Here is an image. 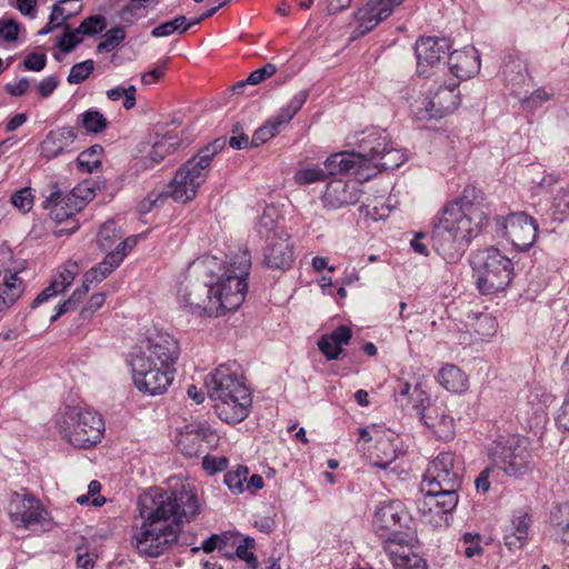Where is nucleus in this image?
<instances>
[{
    "mask_svg": "<svg viewBox=\"0 0 569 569\" xmlns=\"http://www.w3.org/2000/svg\"><path fill=\"white\" fill-rule=\"evenodd\" d=\"M226 143V138H218L202 148L197 156L187 160L176 171L166 190L151 192L148 196L151 207L162 204L169 197L182 204L196 199L199 188L209 176L213 157L223 149Z\"/></svg>",
    "mask_w": 569,
    "mask_h": 569,
    "instance_id": "39448f33",
    "label": "nucleus"
},
{
    "mask_svg": "<svg viewBox=\"0 0 569 569\" xmlns=\"http://www.w3.org/2000/svg\"><path fill=\"white\" fill-rule=\"evenodd\" d=\"M80 123L87 132L100 133L108 127L107 118L98 110L89 109L78 117Z\"/></svg>",
    "mask_w": 569,
    "mask_h": 569,
    "instance_id": "58836bf2",
    "label": "nucleus"
},
{
    "mask_svg": "<svg viewBox=\"0 0 569 569\" xmlns=\"http://www.w3.org/2000/svg\"><path fill=\"white\" fill-rule=\"evenodd\" d=\"M393 567L395 569H428L426 560L415 552L406 556V558L401 557L400 559H397Z\"/></svg>",
    "mask_w": 569,
    "mask_h": 569,
    "instance_id": "052dcab7",
    "label": "nucleus"
},
{
    "mask_svg": "<svg viewBox=\"0 0 569 569\" xmlns=\"http://www.w3.org/2000/svg\"><path fill=\"white\" fill-rule=\"evenodd\" d=\"M249 469L244 466H237L236 469L224 475V483L233 492H242L248 480Z\"/></svg>",
    "mask_w": 569,
    "mask_h": 569,
    "instance_id": "a18cd8bd",
    "label": "nucleus"
},
{
    "mask_svg": "<svg viewBox=\"0 0 569 569\" xmlns=\"http://www.w3.org/2000/svg\"><path fill=\"white\" fill-rule=\"evenodd\" d=\"M76 4L73 0H61L59 3L54 4L52 8V12L50 14L51 22H59L61 26L66 20L70 19L77 11V9H68L64 4Z\"/></svg>",
    "mask_w": 569,
    "mask_h": 569,
    "instance_id": "13d9d810",
    "label": "nucleus"
},
{
    "mask_svg": "<svg viewBox=\"0 0 569 569\" xmlns=\"http://www.w3.org/2000/svg\"><path fill=\"white\" fill-rule=\"evenodd\" d=\"M457 80H446L442 86L435 91H430L423 103V110L420 111L421 118H442L453 112L459 103V93Z\"/></svg>",
    "mask_w": 569,
    "mask_h": 569,
    "instance_id": "a211bd4d",
    "label": "nucleus"
},
{
    "mask_svg": "<svg viewBox=\"0 0 569 569\" xmlns=\"http://www.w3.org/2000/svg\"><path fill=\"white\" fill-rule=\"evenodd\" d=\"M82 41L78 29L66 27L63 34L60 37L58 47L66 53L71 52L77 44Z\"/></svg>",
    "mask_w": 569,
    "mask_h": 569,
    "instance_id": "4d7b16f0",
    "label": "nucleus"
},
{
    "mask_svg": "<svg viewBox=\"0 0 569 569\" xmlns=\"http://www.w3.org/2000/svg\"><path fill=\"white\" fill-rule=\"evenodd\" d=\"M406 519L405 506L398 500L382 502L376 510L372 527L376 535L385 540L402 533Z\"/></svg>",
    "mask_w": 569,
    "mask_h": 569,
    "instance_id": "6ab92c4d",
    "label": "nucleus"
},
{
    "mask_svg": "<svg viewBox=\"0 0 569 569\" xmlns=\"http://www.w3.org/2000/svg\"><path fill=\"white\" fill-rule=\"evenodd\" d=\"M177 142L174 138L171 136H163L161 138H157L152 144L151 149L148 152V159L151 163H159L164 159L167 154L172 152L176 149Z\"/></svg>",
    "mask_w": 569,
    "mask_h": 569,
    "instance_id": "ea45409f",
    "label": "nucleus"
},
{
    "mask_svg": "<svg viewBox=\"0 0 569 569\" xmlns=\"http://www.w3.org/2000/svg\"><path fill=\"white\" fill-rule=\"evenodd\" d=\"M106 19L102 16H90L84 19L77 28L80 34L94 36L100 33L106 28Z\"/></svg>",
    "mask_w": 569,
    "mask_h": 569,
    "instance_id": "603ef678",
    "label": "nucleus"
},
{
    "mask_svg": "<svg viewBox=\"0 0 569 569\" xmlns=\"http://www.w3.org/2000/svg\"><path fill=\"white\" fill-rule=\"evenodd\" d=\"M251 268L250 256L241 252L231 258L228 267L218 272L213 282L216 299L221 302L220 316L237 310L244 301L248 290L246 281Z\"/></svg>",
    "mask_w": 569,
    "mask_h": 569,
    "instance_id": "0eeeda50",
    "label": "nucleus"
},
{
    "mask_svg": "<svg viewBox=\"0 0 569 569\" xmlns=\"http://www.w3.org/2000/svg\"><path fill=\"white\" fill-rule=\"evenodd\" d=\"M142 525L132 546L147 557H159L178 540L180 526L199 513V501L191 483L176 480L169 489L150 488L138 501Z\"/></svg>",
    "mask_w": 569,
    "mask_h": 569,
    "instance_id": "f257e3e1",
    "label": "nucleus"
},
{
    "mask_svg": "<svg viewBox=\"0 0 569 569\" xmlns=\"http://www.w3.org/2000/svg\"><path fill=\"white\" fill-rule=\"evenodd\" d=\"M526 66L518 54H508L503 59L502 74L507 81L520 84L526 80Z\"/></svg>",
    "mask_w": 569,
    "mask_h": 569,
    "instance_id": "c9c22d12",
    "label": "nucleus"
},
{
    "mask_svg": "<svg viewBox=\"0 0 569 569\" xmlns=\"http://www.w3.org/2000/svg\"><path fill=\"white\" fill-rule=\"evenodd\" d=\"M476 284L482 295L507 289L513 276V263L496 248L477 252L472 258Z\"/></svg>",
    "mask_w": 569,
    "mask_h": 569,
    "instance_id": "9d476101",
    "label": "nucleus"
},
{
    "mask_svg": "<svg viewBox=\"0 0 569 569\" xmlns=\"http://www.w3.org/2000/svg\"><path fill=\"white\" fill-rule=\"evenodd\" d=\"M431 241L433 249L447 261L456 260L467 247L449 223H445L442 214L433 227Z\"/></svg>",
    "mask_w": 569,
    "mask_h": 569,
    "instance_id": "aec40b11",
    "label": "nucleus"
},
{
    "mask_svg": "<svg viewBox=\"0 0 569 569\" xmlns=\"http://www.w3.org/2000/svg\"><path fill=\"white\" fill-rule=\"evenodd\" d=\"M448 68L453 76L450 80H465L473 77L480 70V57L475 48L456 50L448 57Z\"/></svg>",
    "mask_w": 569,
    "mask_h": 569,
    "instance_id": "b1692460",
    "label": "nucleus"
},
{
    "mask_svg": "<svg viewBox=\"0 0 569 569\" xmlns=\"http://www.w3.org/2000/svg\"><path fill=\"white\" fill-rule=\"evenodd\" d=\"M63 292L62 288L58 283V279H53L50 284L43 289L31 302V309L37 308L49 299L56 297L57 295Z\"/></svg>",
    "mask_w": 569,
    "mask_h": 569,
    "instance_id": "680f3d73",
    "label": "nucleus"
},
{
    "mask_svg": "<svg viewBox=\"0 0 569 569\" xmlns=\"http://www.w3.org/2000/svg\"><path fill=\"white\" fill-rule=\"evenodd\" d=\"M101 152L102 147L99 144L82 151L77 158L80 171L92 172L94 169L99 168L101 166Z\"/></svg>",
    "mask_w": 569,
    "mask_h": 569,
    "instance_id": "a19ab883",
    "label": "nucleus"
},
{
    "mask_svg": "<svg viewBox=\"0 0 569 569\" xmlns=\"http://www.w3.org/2000/svg\"><path fill=\"white\" fill-rule=\"evenodd\" d=\"M423 423L441 440L451 439L455 435V420L443 403H428L420 412Z\"/></svg>",
    "mask_w": 569,
    "mask_h": 569,
    "instance_id": "4be33fe9",
    "label": "nucleus"
},
{
    "mask_svg": "<svg viewBox=\"0 0 569 569\" xmlns=\"http://www.w3.org/2000/svg\"><path fill=\"white\" fill-rule=\"evenodd\" d=\"M134 386L139 391L154 396L163 393L172 381V371L147 358H131Z\"/></svg>",
    "mask_w": 569,
    "mask_h": 569,
    "instance_id": "2eb2a0df",
    "label": "nucleus"
},
{
    "mask_svg": "<svg viewBox=\"0 0 569 569\" xmlns=\"http://www.w3.org/2000/svg\"><path fill=\"white\" fill-rule=\"evenodd\" d=\"M276 208H267L258 221V232L266 238L263 263L274 270L289 269L295 260V249L287 230L277 221Z\"/></svg>",
    "mask_w": 569,
    "mask_h": 569,
    "instance_id": "1a4fd4ad",
    "label": "nucleus"
},
{
    "mask_svg": "<svg viewBox=\"0 0 569 569\" xmlns=\"http://www.w3.org/2000/svg\"><path fill=\"white\" fill-rule=\"evenodd\" d=\"M405 161V152L393 147V143L389 140L387 147L382 149L377 158V161L371 164V168L377 171L393 170L399 168Z\"/></svg>",
    "mask_w": 569,
    "mask_h": 569,
    "instance_id": "72a5a7b5",
    "label": "nucleus"
},
{
    "mask_svg": "<svg viewBox=\"0 0 569 569\" xmlns=\"http://www.w3.org/2000/svg\"><path fill=\"white\" fill-rule=\"evenodd\" d=\"M405 0H371L357 13L360 34H366L373 30L380 22L389 18L393 9L400 6Z\"/></svg>",
    "mask_w": 569,
    "mask_h": 569,
    "instance_id": "412c9836",
    "label": "nucleus"
},
{
    "mask_svg": "<svg viewBox=\"0 0 569 569\" xmlns=\"http://www.w3.org/2000/svg\"><path fill=\"white\" fill-rule=\"evenodd\" d=\"M277 72V67L272 63H266L263 67L252 71L246 81H240L236 86H233L234 92H240V90L247 84H258L263 80L272 77Z\"/></svg>",
    "mask_w": 569,
    "mask_h": 569,
    "instance_id": "c03bdc74",
    "label": "nucleus"
},
{
    "mask_svg": "<svg viewBox=\"0 0 569 569\" xmlns=\"http://www.w3.org/2000/svg\"><path fill=\"white\" fill-rule=\"evenodd\" d=\"M282 126L283 124H278V118L274 117L272 120L268 121V123L256 130L251 143L254 147L264 143L266 141L273 138L280 131Z\"/></svg>",
    "mask_w": 569,
    "mask_h": 569,
    "instance_id": "09e8293b",
    "label": "nucleus"
},
{
    "mask_svg": "<svg viewBox=\"0 0 569 569\" xmlns=\"http://www.w3.org/2000/svg\"><path fill=\"white\" fill-rule=\"evenodd\" d=\"M187 19L184 16H178L171 21L163 22L156 27L151 34L152 37L160 38V37H168L174 33L176 31L181 32L182 28L187 26L186 23Z\"/></svg>",
    "mask_w": 569,
    "mask_h": 569,
    "instance_id": "8fccbe9b",
    "label": "nucleus"
},
{
    "mask_svg": "<svg viewBox=\"0 0 569 569\" xmlns=\"http://www.w3.org/2000/svg\"><path fill=\"white\" fill-rule=\"evenodd\" d=\"M480 540L481 537L479 533H463L460 541L462 543L463 553L466 557L472 558L482 553L483 549L480 545Z\"/></svg>",
    "mask_w": 569,
    "mask_h": 569,
    "instance_id": "864d4df0",
    "label": "nucleus"
},
{
    "mask_svg": "<svg viewBox=\"0 0 569 569\" xmlns=\"http://www.w3.org/2000/svg\"><path fill=\"white\" fill-rule=\"evenodd\" d=\"M180 356V346L178 340L163 331H151L144 340L132 351L131 358H147L156 361L158 366L171 368Z\"/></svg>",
    "mask_w": 569,
    "mask_h": 569,
    "instance_id": "4468645a",
    "label": "nucleus"
},
{
    "mask_svg": "<svg viewBox=\"0 0 569 569\" xmlns=\"http://www.w3.org/2000/svg\"><path fill=\"white\" fill-rule=\"evenodd\" d=\"M438 380L451 392H462L468 387L467 376L455 365L443 366L438 373Z\"/></svg>",
    "mask_w": 569,
    "mask_h": 569,
    "instance_id": "2f4dec72",
    "label": "nucleus"
},
{
    "mask_svg": "<svg viewBox=\"0 0 569 569\" xmlns=\"http://www.w3.org/2000/svg\"><path fill=\"white\" fill-rule=\"evenodd\" d=\"M217 416L227 423L243 421L252 403L251 392L233 365L223 363L210 372L204 382Z\"/></svg>",
    "mask_w": 569,
    "mask_h": 569,
    "instance_id": "7ed1b4c3",
    "label": "nucleus"
},
{
    "mask_svg": "<svg viewBox=\"0 0 569 569\" xmlns=\"http://www.w3.org/2000/svg\"><path fill=\"white\" fill-rule=\"evenodd\" d=\"M382 547L389 555L392 565H396L397 559L406 558L412 553V548L408 543L407 535L403 532L397 537H391L382 540Z\"/></svg>",
    "mask_w": 569,
    "mask_h": 569,
    "instance_id": "4c0bfd02",
    "label": "nucleus"
},
{
    "mask_svg": "<svg viewBox=\"0 0 569 569\" xmlns=\"http://www.w3.org/2000/svg\"><path fill=\"white\" fill-rule=\"evenodd\" d=\"M449 49V42L445 38H419L415 49L418 74L426 78L433 76Z\"/></svg>",
    "mask_w": 569,
    "mask_h": 569,
    "instance_id": "f3484780",
    "label": "nucleus"
},
{
    "mask_svg": "<svg viewBox=\"0 0 569 569\" xmlns=\"http://www.w3.org/2000/svg\"><path fill=\"white\" fill-rule=\"evenodd\" d=\"M122 236L114 221H107L98 232L97 242L102 250L111 251L122 241Z\"/></svg>",
    "mask_w": 569,
    "mask_h": 569,
    "instance_id": "e433bc0d",
    "label": "nucleus"
},
{
    "mask_svg": "<svg viewBox=\"0 0 569 569\" xmlns=\"http://www.w3.org/2000/svg\"><path fill=\"white\" fill-rule=\"evenodd\" d=\"M325 207L338 209L359 201V191L341 180L331 181L322 196Z\"/></svg>",
    "mask_w": 569,
    "mask_h": 569,
    "instance_id": "bb28decb",
    "label": "nucleus"
},
{
    "mask_svg": "<svg viewBox=\"0 0 569 569\" xmlns=\"http://www.w3.org/2000/svg\"><path fill=\"white\" fill-rule=\"evenodd\" d=\"M396 437L382 432L376 435V456L372 458V466L386 470L398 457Z\"/></svg>",
    "mask_w": 569,
    "mask_h": 569,
    "instance_id": "c756f323",
    "label": "nucleus"
},
{
    "mask_svg": "<svg viewBox=\"0 0 569 569\" xmlns=\"http://www.w3.org/2000/svg\"><path fill=\"white\" fill-rule=\"evenodd\" d=\"M79 273V266L76 261H67L63 266L61 271L59 272L58 277L54 279H58L59 286L64 291L74 280V278Z\"/></svg>",
    "mask_w": 569,
    "mask_h": 569,
    "instance_id": "6e6d98bb",
    "label": "nucleus"
},
{
    "mask_svg": "<svg viewBox=\"0 0 569 569\" xmlns=\"http://www.w3.org/2000/svg\"><path fill=\"white\" fill-rule=\"evenodd\" d=\"M223 262L214 256L203 254L188 268V278L181 283L178 301L187 312L219 317L221 302L216 299L213 282Z\"/></svg>",
    "mask_w": 569,
    "mask_h": 569,
    "instance_id": "20e7f679",
    "label": "nucleus"
},
{
    "mask_svg": "<svg viewBox=\"0 0 569 569\" xmlns=\"http://www.w3.org/2000/svg\"><path fill=\"white\" fill-rule=\"evenodd\" d=\"M11 203L23 212H28L33 206V196L30 188H23L14 192L11 197Z\"/></svg>",
    "mask_w": 569,
    "mask_h": 569,
    "instance_id": "bf43d9fd",
    "label": "nucleus"
},
{
    "mask_svg": "<svg viewBox=\"0 0 569 569\" xmlns=\"http://www.w3.org/2000/svg\"><path fill=\"white\" fill-rule=\"evenodd\" d=\"M549 519L557 538L569 545V502L557 505L551 510Z\"/></svg>",
    "mask_w": 569,
    "mask_h": 569,
    "instance_id": "473e14b6",
    "label": "nucleus"
},
{
    "mask_svg": "<svg viewBox=\"0 0 569 569\" xmlns=\"http://www.w3.org/2000/svg\"><path fill=\"white\" fill-rule=\"evenodd\" d=\"M352 337V331L349 327L340 326L335 329L330 335L323 336L318 341L319 350L325 355L328 360L338 359L342 352V347L347 346Z\"/></svg>",
    "mask_w": 569,
    "mask_h": 569,
    "instance_id": "c85d7f7f",
    "label": "nucleus"
},
{
    "mask_svg": "<svg viewBox=\"0 0 569 569\" xmlns=\"http://www.w3.org/2000/svg\"><path fill=\"white\" fill-rule=\"evenodd\" d=\"M66 146L62 143L54 130L50 131L44 140L40 144V152L47 159H52L60 156L64 150Z\"/></svg>",
    "mask_w": 569,
    "mask_h": 569,
    "instance_id": "37998d69",
    "label": "nucleus"
},
{
    "mask_svg": "<svg viewBox=\"0 0 569 569\" xmlns=\"http://www.w3.org/2000/svg\"><path fill=\"white\" fill-rule=\"evenodd\" d=\"M499 473V468L493 462L486 467L475 480L476 489L478 492L487 493L491 486V479H495Z\"/></svg>",
    "mask_w": 569,
    "mask_h": 569,
    "instance_id": "5fc2aeb1",
    "label": "nucleus"
},
{
    "mask_svg": "<svg viewBox=\"0 0 569 569\" xmlns=\"http://www.w3.org/2000/svg\"><path fill=\"white\" fill-rule=\"evenodd\" d=\"M328 171L326 172L321 168H302L295 174V180L299 184H309L318 181H325L327 179Z\"/></svg>",
    "mask_w": 569,
    "mask_h": 569,
    "instance_id": "3c124183",
    "label": "nucleus"
},
{
    "mask_svg": "<svg viewBox=\"0 0 569 569\" xmlns=\"http://www.w3.org/2000/svg\"><path fill=\"white\" fill-rule=\"evenodd\" d=\"M308 98V91L301 90L292 97L286 107L276 116L278 118V124L288 123L302 108Z\"/></svg>",
    "mask_w": 569,
    "mask_h": 569,
    "instance_id": "79ce46f5",
    "label": "nucleus"
},
{
    "mask_svg": "<svg viewBox=\"0 0 569 569\" xmlns=\"http://www.w3.org/2000/svg\"><path fill=\"white\" fill-rule=\"evenodd\" d=\"M19 33V24L13 19L0 21V37L8 42L16 41Z\"/></svg>",
    "mask_w": 569,
    "mask_h": 569,
    "instance_id": "0e129e2a",
    "label": "nucleus"
},
{
    "mask_svg": "<svg viewBox=\"0 0 569 569\" xmlns=\"http://www.w3.org/2000/svg\"><path fill=\"white\" fill-rule=\"evenodd\" d=\"M203 469L210 473L223 471L228 466V460L224 457H210L204 456L202 461Z\"/></svg>",
    "mask_w": 569,
    "mask_h": 569,
    "instance_id": "774afa93",
    "label": "nucleus"
},
{
    "mask_svg": "<svg viewBox=\"0 0 569 569\" xmlns=\"http://www.w3.org/2000/svg\"><path fill=\"white\" fill-rule=\"evenodd\" d=\"M467 327L477 339L485 341L496 335L498 322L490 313L479 312L468 317Z\"/></svg>",
    "mask_w": 569,
    "mask_h": 569,
    "instance_id": "7c9ffc66",
    "label": "nucleus"
},
{
    "mask_svg": "<svg viewBox=\"0 0 569 569\" xmlns=\"http://www.w3.org/2000/svg\"><path fill=\"white\" fill-rule=\"evenodd\" d=\"M218 436L207 422H192L179 432L177 446L189 458L199 457L217 445Z\"/></svg>",
    "mask_w": 569,
    "mask_h": 569,
    "instance_id": "dca6fc26",
    "label": "nucleus"
},
{
    "mask_svg": "<svg viewBox=\"0 0 569 569\" xmlns=\"http://www.w3.org/2000/svg\"><path fill=\"white\" fill-rule=\"evenodd\" d=\"M490 458L508 476L523 475L532 468L530 442L516 435L496 441L490 449Z\"/></svg>",
    "mask_w": 569,
    "mask_h": 569,
    "instance_id": "9b49d317",
    "label": "nucleus"
},
{
    "mask_svg": "<svg viewBox=\"0 0 569 569\" xmlns=\"http://www.w3.org/2000/svg\"><path fill=\"white\" fill-rule=\"evenodd\" d=\"M137 236H130L119 242L116 249L109 251L98 266L86 272V281L100 282L104 280L122 262L127 253L137 244Z\"/></svg>",
    "mask_w": 569,
    "mask_h": 569,
    "instance_id": "5701e85b",
    "label": "nucleus"
},
{
    "mask_svg": "<svg viewBox=\"0 0 569 569\" xmlns=\"http://www.w3.org/2000/svg\"><path fill=\"white\" fill-rule=\"evenodd\" d=\"M93 70L94 62L91 59L76 63L72 66L67 80L71 84H79L88 79Z\"/></svg>",
    "mask_w": 569,
    "mask_h": 569,
    "instance_id": "de8ad7c7",
    "label": "nucleus"
},
{
    "mask_svg": "<svg viewBox=\"0 0 569 569\" xmlns=\"http://www.w3.org/2000/svg\"><path fill=\"white\" fill-rule=\"evenodd\" d=\"M389 136L385 130L370 129L361 132L357 141L358 150L366 169H371V164L377 161L382 149L387 147Z\"/></svg>",
    "mask_w": 569,
    "mask_h": 569,
    "instance_id": "393cba45",
    "label": "nucleus"
},
{
    "mask_svg": "<svg viewBox=\"0 0 569 569\" xmlns=\"http://www.w3.org/2000/svg\"><path fill=\"white\" fill-rule=\"evenodd\" d=\"M59 432L77 448L97 445L104 431L102 417L82 407H66L57 419Z\"/></svg>",
    "mask_w": 569,
    "mask_h": 569,
    "instance_id": "6e6552de",
    "label": "nucleus"
},
{
    "mask_svg": "<svg viewBox=\"0 0 569 569\" xmlns=\"http://www.w3.org/2000/svg\"><path fill=\"white\" fill-rule=\"evenodd\" d=\"M460 482L452 452H441L430 462L421 482L423 499L419 501L423 515H433L429 521L448 525L449 515L458 503Z\"/></svg>",
    "mask_w": 569,
    "mask_h": 569,
    "instance_id": "f03ea898",
    "label": "nucleus"
},
{
    "mask_svg": "<svg viewBox=\"0 0 569 569\" xmlns=\"http://www.w3.org/2000/svg\"><path fill=\"white\" fill-rule=\"evenodd\" d=\"M47 64V56L44 53L31 52L26 56L22 67L28 71H41Z\"/></svg>",
    "mask_w": 569,
    "mask_h": 569,
    "instance_id": "e2e57ef3",
    "label": "nucleus"
},
{
    "mask_svg": "<svg viewBox=\"0 0 569 569\" xmlns=\"http://www.w3.org/2000/svg\"><path fill=\"white\" fill-rule=\"evenodd\" d=\"M495 228L498 237L509 240L519 251L529 250L537 238L536 220L525 212L496 217Z\"/></svg>",
    "mask_w": 569,
    "mask_h": 569,
    "instance_id": "ddd939ff",
    "label": "nucleus"
},
{
    "mask_svg": "<svg viewBox=\"0 0 569 569\" xmlns=\"http://www.w3.org/2000/svg\"><path fill=\"white\" fill-rule=\"evenodd\" d=\"M23 284L17 272L6 278L0 284V312L13 305L22 295Z\"/></svg>",
    "mask_w": 569,
    "mask_h": 569,
    "instance_id": "f704fd0d",
    "label": "nucleus"
},
{
    "mask_svg": "<svg viewBox=\"0 0 569 569\" xmlns=\"http://www.w3.org/2000/svg\"><path fill=\"white\" fill-rule=\"evenodd\" d=\"M441 214L445 223H449L459 239L468 246L487 226L489 212L483 192L473 186H467L457 200L445 207Z\"/></svg>",
    "mask_w": 569,
    "mask_h": 569,
    "instance_id": "423d86ee",
    "label": "nucleus"
},
{
    "mask_svg": "<svg viewBox=\"0 0 569 569\" xmlns=\"http://www.w3.org/2000/svg\"><path fill=\"white\" fill-rule=\"evenodd\" d=\"M325 166L328 174L360 173L367 170L363 161L357 151H343L331 154L327 158Z\"/></svg>",
    "mask_w": 569,
    "mask_h": 569,
    "instance_id": "cd10ccee",
    "label": "nucleus"
},
{
    "mask_svg": "<svg viewBox=\"0 0 569 569\" xmlns=\"http://www.w3.org/2000/svg\"><path fill=\"white\" fill-rule=\"evenodd\" d=\"M530 523V517L527 513H522L520 516H516L512 519L511 526L508 529L517 535H520V539H527Z\"/></svg>",
    "mask_w": 569,
    "mask_h": 569,
    "instance_id": "69168bd1",
    "label": "nucleus"
},
{
    "mask_svg": "<svg viewBox=\"0 0 569 569\" xmlns=\"http://www.w3.org/2000/svg\"><path fill=\"white\" fill-rule=\"evenodd\" d=\"M8 515L17 528L49 530L52 522L40 500L26 490L10 495Z\"/></svg>",
    "mask_w": 569,
    "mask_h": 569,
    "instance_id": "f8f14e48",
    "label": "nucleus"
},
{
    "mask_svg": "<svg viewBox=\"0 0 569 569\" xmlns=\"http://www.w3.org/2000/svg\"><path fill=\"white\" fill-rule=\"evenodd\" d=\"M555 420L559 429H562L563 431H569V389L561 407L557 411Z\"/></svg>",
    "mask_w": 569,
    "mask_h": 569,
    "instance_id": "338daca9",
    "label": "nucleus"
},
{
    "mask_svg": "<svg viewBox=\"0 0 569 569\" xmlns=\"http://www.w3.org/2000/svg\"><path fill=\"white\" fill-rule=\"evenodd\" d=\"M83 186H76L71 190H62L58 183L51 186V192L46 197L43 207L51 209L53 207L64 203L67 207H72L73 210H82L84 204L91 198V192L88 191L86 196H82Z\"/></svg>",
    "mask_w": 569,
    "mask_h": 569,
    "instance_id": "a878e982",
    "label": "nucleus"
},
{
    "mask_svg": "<svg viewBox=\"0 0 569 569\" xmlns=\"http://www.w3.org/2000/svg\"><path fill=\"white\" fill-rule=\"evenodd\" d=\"M103 38V41L98 44L97 50L98 52H110L124 40L126 32L123 28L116 27L107 31Z\"/></svg>",
    "mask_w": 569,
    "mask_h": 569,
    "instance_id": "49530a36",
    "label": "nucleus"
}]
</instances>
